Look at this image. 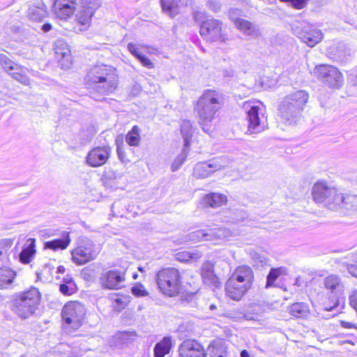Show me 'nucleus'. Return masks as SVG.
Returning <instances> with one entry per match:
<instances>
[{"label":"nucleus","instance_id":"nucleus-1","mask_svg":"<svg viewBox=\"0 0 357 357\" xmlns=\"http://www.w3.org/2000/svg\"><path fill=\"white\" fill-rule=\"evenodd\" d=\"M224 105L222 95L215 90H206L197 100L195 110L204 132L211 134L215 128L217 113Z\"/></svg>","mask_w":357,"mask_h":357},{"label":"nucleus","instance_id":"nucleus-2","mask_svg":"<svg viewBox=\"0 0 357 357\" xmlns=\"http://www.w3.org/2000/svg\"><path fill=\"white\" fill-rule=\"evenodd\" d=\"M85 82L89 89L101 95H107L116 89L118 76L112 66L96 65L88 72Z\"/></svg>","mask_w":357,"mask_h":357},{"label":"nucleus","instance_id":"nucleus-3","mask_svg":"<svg viewBox=\"0 0 357 357\" xmlns=\"http://www.w3.org/2000/svg\"><path fill=\"white\" fill-rule=\"evenodd\" d=\"M309 100V93L305 90H297L286 95L280 101L278 110L282 121L287 125L296 124Z\"/></svg>","mask_w":357,"mask_h":357},{"label":"nucleus","instance_id":"nucleus-4","mask_svg":"<svg viewBox=\"0 0 357 357\" xmlns=\"http://www.w3.org/2000/svg\"><path fill=\"white\" fill-rule=\"evenodd\" d=\"M40 294L36 287L17 294L13 300V311L20 318L26 319L34 314L39 302Z\"/></svg>","mask_w":357,"mask_h":357},{"label":"nucleus","instance_id":"nucleus-5","mask_svg":"<svg viewBox=\"0 0 357 357\" xmlns=\"http://www.w3.org/2000/svg\"><path fill=\"white\" fill-rule=\"evenodd\" d=\"M313 200L331 210H338L342 202V194L333 185L326 181H317L312 188Z\"/></svg>","mask_w":357,"mask_h":357},{"label":"nucleus","instance_id":"nucleus-6","mask_svg":"<svg viewBox=\"0 0 357 357\" xmlns=\"http://www.w3.org/2000/svg\"><path fill=\"white\" fill-rule=\"evenodd\" d=\"M156 282L160 292L168 296H177L182 287L180 272L175 268H166L156 274Z\"/></svg>","mask_w":357,"mask_h":357},{"label":"nucleus","instance_id":"nucleus-7","mask_svg":"<svg viewBox=\"0 0 357 357\" xmlns=\"http://www.w3.org/2000/svg\"><path fill=\"white\" fill-rule=\"evenodd\" d=\"M61 314L64 330L67 333H71L81 326L85 309L79 302H70L63 306Z\"/></svg>","mask_w":357,"mask_h":357},{"label":"nucleus","instance_id":"nucleus-8","mask_svg":"<svg viewBox=\"0 0 357 357\" xmlns=\"http://www.w3.org/2000/svg\"><path fill=\"white\" fill-rule=\"evenodd\" d=\"M238 234V232L225 227H208L191 233L190 238L193 241H212L218 245Z\"/></svg>","mask_w":357,"mask_h":357},{"label":"nucleus","instance_id":"nucleus-9","mask_svg":"<svg viewBox=\"0 0 357 357\" xmlns=\"http://www.w3.org/2000/svg\"><path fill=\"white\" fill-rule=\"evenodd\" d=\"M98 254L92 241L86 237L80 238L77 247L71 252L73 261L77 265H83L95 259Z\"/></svg>","mask_w":357,"mask_h":357},{"label":"nucleus","instance_id":"nucleus-10","mask_svg":"<svg viewBox=\"0 0 357 357\" xmlns=\"http://www.w3.org/2000/svg\"><path fill=\"white\" fill-rule=\"evenodd\" d=\"M247 118L248 120V130L250 132H260L267 126L266 117L264 114V108L261 102L258 105L247 103Z\"/></svg>","mask_w":357,"mask_h":357},{"label":"nucleus","instance_id":"nucleus-11","mask_svg":"<svg viewBox=\"0 0 357 357\" xmlns=\"http://www.w3.org/2000/svg\"><path fill=\"white\" fill-rule=\"evenodd\" d=\"M314 73L326 85L332 89H340L344 83L342 73L334 66L319 65L316 66Z\"/></svg>","mask_w":357,"mask_h":357},{"label":"nucleus","instance_id":"nucleus-12","mask_svg":"<svg viewBox=\"0 0 357 357\" xmlns=\"http://www.w3.org/2000/svg\"><path fill=\"white\" fill-rule=\"evenodd\" d=\"M0 64L5 71L20 83L29 86L30 79L26 75V68L15 63L6 54H0Z\"/></svg>","mask_w":357,"mask_h":357},{"label":"nucleus","instance_id":"nucleus-13","mask_svg":"<svg viewBox=\"0 0 357 357\" xmlns=\"http://www.w3.org/2000/svg\"><path fill=\"white\" fill-rule=\"evenodd\" d=\"M126 269L114 268L102 273L100 282L103 288L107 289H120L124 287Z\"/></svg>","mask_w":357,"mask_h":357},{"label":"nucleus","instance_id":"nucleus-14","mask_svg":"<svg viewBox=\"0 0 357 357\" xmlns=\"http://www.w3.org/2000/svg\"><path fill=\"white\" fill-rule=\"evenodd\" d=\"M100 4V0H80L75 18L79 24L84 26V29L90 25L91 17Z\"/></svg>","mask_w":357,"mask_h":357},{"label":"nucleus","instance_id":"nucleus-15","mask_svg":"<svg viewBox=\"0 0 357 357\" xmlns=\"http://www.w3.org/2000/svg\"><path fill=\"white\" fill-rule=\"evenodd\" d=\"M200 34L211 41L226 40V36L222 33L221 22L215 19L203 22L200 26Z\"/></svg>","mask_w":357,"mask_h":357},{"label":"nucleus","instance_id":"nucleus-16","mask_svg":"<svg viewBox=\"0 0 357 357\" xmlns=\"http://www.w3.org/2000/svg\"><path fill=\"white\" fill-rule=\"evenodd\" d=\"M324 286L330 291L332 296V303L331 306H326V311H331L339 304V298L344 291V285L340 278L335 275H331L324 279Z\"/></svg>","mask_w":357,"mask_h":357},{"label":"nucleus","instance_id":"nucleus-17","mask_svg":"<svg viewBox=\"0 0 357 357\" xmlns=\"http://www.w3.org/2000/svg\"><path fill=\"white\" fill-rule=\"evenodd\" d=\"M111 154V148L108 146H98L91 150L86 158V162L93 167L105 165Z\"/></svg>","mask_w":357,"mask_h":357},{"label":"nucleus","instance_id":"nucleus-18","mask_svg":"<svg viewBox=\"0 0 357 357\" xmlns=\"http://www.w3.org/2000/svg\"><path fill=\"white\" fill-rule=\"evenodd\" d=\"M222 159H215L208 162H199L193 169V176L197 178H204L209 176L213 172L225 167Z\"/></svg>","mask_w":357,"mask_h":357},{"label":"nucleus","instance_id":"nucleus-19","mask_svg":"<svg viewBox=\"0 0 357 357\" xmlns=\"http://www.w3.org/2000/svg\"><path fill=\"white\" fill-rule=\"evenodd\" d=\"M54 50L56 59L63 68H69L72 63L70 50L63 39H58L54 43Z\"/></svg>","mask_w":357,"mask_h":357},{"label":"nucleus","instance_id":"nucleus-20","mask_svg":"<svg viewBox=\"0 0 357 357\" xmlns=\"http://www.w3.org/2000/svg\"><path fill=\"white\" fill-rule=\"evenodd\" d=\"M178 351L181 357H205L202 346L192 340H185Z\"/></svg>","mask_w":357,"mask_h":357},{"label":"nucleus","instance_id":"nucleus-21","mask_svg":"<svg viewBox=\"0 0 357 357\" xmlns=\"http://www.w3.org/2000/svg\"><path fill=\"white\" fill-rule=\"evenodd\" d=\"M76 5V0H54L53 10L59 18L66 19L74 13Z\"/></svg>","mask_w":357,"mask_h":357},{"label":"nucleus","instance_id":"nucleus-22","mask_svg":"<svg viewBox=\"0 0 357 357\" xmlns=\"http://www.w3.org/2000/svg\"><path fill=\"white\" fill-rule=\"evenodd\" d=\"M321 30L314 28L311 25L305 26L298 37L309 47H314L323 39Z\"/></svg>","mask_w":357,"mask_h":357},{"label":"nucleus","instance_id":"nucleus-23","mask_svg":"<svg viewBox=\"0 0 357 357\" xmlns=\"http://www.w3.org/2000/svg\"><path fill=\"white\" fill-rule=\"evenodd\" d=\"M253 278L254 274L251 268L248 266H240L235 269L228 280L252 287Z\"/></svg>","mask_w":357,"mask_h":357},{"label":"nucleus","instance_id":"nucleus-24","mask_svg":"<svg viewBox=\"0 0 357 357\" xmlns=\"http://www.w3.org/2000/svg\"><path fill=\"white\" fill-rule=\"evenodd\" d=\"M251 288L245 284L236 283L231 280H227L225 284L226 294L231 299L239 301L243 296Z\"/></svg>","mask_w":357,"mask_h":357},{"label":"nucleus","instance_id":"nucleus-25","mask_svg":"<svg viewBox=\"0 0 357 357\" xmlns=\"http://www.w3.org/2000/svg\"><path fill=\"white\" fill-rule=\"evenodd\" d=\"M36 241L29 238L19 255L20 261L22 264H29L36 254Z\"/></svg>","mask_w":357,"mask_h":357},{"label":"nucleus","instance_id":"nucleus-26","mask_svg":"<svg viewBox=\"0 0 357 357\" xmlns=\"http://www.w3.org/2000/svg\"><path fill=\"white\" fill-rule=\"evenodd\" d=\"M227 201V196L219 193H209L204 195L202 199V204L204 206H210L217 208L226 204Z\"/></svg>","mask_w":357,"mask_h":357},{"label":"nucleus","instance_id":"nucleus-27","mask_svg":"<svg viewBox=\"0 0 357 357\" xmlns=\"http://www.w3.org/2000/svg\"><path fill=\"white\" fill-rule=\"evenodd\" d=\"M204 282L207 285H211L214 287L219 286L220 282L218 278L215 275L213 266L210 264H204L201 272Z\"/></svg>","mask_w":357,"mask_h":357},{"label":"nucleus","instance_id":"nucleus-28","mask_svg":"<svg viewBox=\"0 0 357 357\" xmlns=\"http://www.w3.org/2000/svg\"><path fill=\"white\" fill-rule=\"evenodd\" d=\"M70 238L69 234L66 232L62 238L54 239L45 243L44 248L53 251L65 250L70 244Z\"/></svg>","mask_w":357,"mask_h":357},{"label":"nucleus","instance_id":"nucleus-29","mask_svg":"<svg viewBox=\"0 0 357 357\" xmlns=\"http://www.w3.org/2000/svg\"><path fill=\"white\" fill-rule=\"evenodd\" d=\"M16 273L8 267L0 268V289H8L13 284Z\"/></svg>","mask_w":357,"mask_h":357},{"label":"nucleus","instance_id":"nucleus-30","mask_svg":"<svg viewBox=\"0 0 357 357\" xmlns=\"http://www.w3.org/2000/svg\"><path fill=\"white\" fill-rule=\"evenodd\" d=\"M172 348V342L169 337H165L160 342H158L154 347L155 357H165L169 353Z\"/></svg>","mask_w":357,"mask_h":357},{"label":"nucleus","instance_id":"nucleus-31","mask_svg":"<svg viewBox=\"0 0 357 357\" xmlns=\"http://www.w3.org/2000/svg\"><path fill=\"white\" fill-rule=\"evenodd\" d=\"M47 15L46 7L41 4L40 6H31L28 10V17L33 21H40Z\"/></svg>","mask_w":357,"mask_h":357},{"label":"nucleus","instance_id":"nucleus-32","mask_svg":"<svg viewBox=\"0 0 357 357\" xmlns=\"http://www.w3.org/2000/svg\"><path fill=\"white\" fill-rule=\"evenodd\" d=\"M202 256V253L197 250H192L191 251H182L179 252L176 255V258L179 261L188 262V261H196L200 259Z\"/></svg>","mask_w":357,"mask_h":357},{"label":"nucleus","instance_id":"nucleus-33","mask_svg":"<svg viewBox=\"0 0 357 357\" xmlns=\"http://www.w3.org/2000/svg\"><path fill=\"white\" fill-rule=\"evenodd\" d=\"M343 201L340 204L339 209H345L348 211L357 212V195L342 194Z\"/></svg>","mask_w":357,"mask_h":357},{"label":"nucleus","instance_id":"nucleus-34","mask_svg":"<svg viewBox=\"0 0 357 357\" xmlns=\"http://www.w3.org/2000/svg\"><path fill=\"white\" fill-rule=\"evenodd\" d=\"M226 215L221 218L220 220L223 222L227 223H237L240 221H243L245 217L246 214L243 211H236L235 212L229 211L225 212Z\"/></svg>","mask_w":357,"mask_h":357},{"label":"nucleus","instance_id":"nucleus-35","mask_svg":"<svg viewBox=\"0 0 357 357\" xmlns=\"http://www.w3.org/2000/svg\"><path fill=\"white\" fill-rule=\"evenodd\" d=\"M181 132L184 140V146L188 147L190 144V139L192 136L193 129L190 121L183 120L181 124Z\"/></svg>","mask_w":357,"mask_h":357},{"label":"nucleus","instance_id":"nucleus-36","mask_svg":"<svg viewBox=\"0 0 357 357\" xmlns=\"http://www.w3.org/2000/svg\"><path fill=\"white\" fill-rule=\"evenodd\" d=\"M287 274V269L284 266L278 268H272L266 278V287H271L274 282L280 276L285 275Z\"/></svg>","mask_w":357,"mask_h":357},{"label":"nucleus","instance_id":"nucleus-37","mask_svg":"<svg viewBox=\"0 0 357 357\" xmlns=\"http://www.w3.org/2000/svg\"><path fill=\"white\" fill-rule=\"evenodd\" d=\"M226 350L223 344L217 343L208 346L205 357H225Z\"/></svg>","mask_w":357,"mask_h":357},{"label":"nucleus","instance_id":"nucleus-38","mask_svg":"<svg viewBox=\"0 0 357 357\" xmlns=\"http://www.w3.org/2000/svg\"><path fill=\"white\" fill-rule=\"evenodd\" d=\"M236 28L243 32L244 34L248 36H253L257 33L256 26L250 22L241 19L236 22Z\"/></svg>","mask_w":357,"mask_h":357},{"label":"nucleus","instance_id":"nucleus-39","mask_svg":"<svg viewBox=\"0 0 357 357\" xmlns=\"http://www.w3.org/2000/svg\"><path fill=\"white\" fill-rule=\"evenodd\" d=\"M140 130L137 126H134L132 128L126 135V143L131 146H137L139 144Z\"/></svg>","mask_w":357,"mask_h":357},{"label":"nucleus","instance_id":"nucleus-40","mask_svg":"<svg viewBox=\"0 0 357 357\" xmlns=\"http://www.w3.org/2000/svg\"><path fill=\"white\" fill-rule=\"evenodd\" d=\"M162 10L173 17L178 13V4L176 3L174 0H160Z\"/></svg>","mask_w":357,"mask_h":357},{"label":"nucleus","instance_id":"nucleus-41","mask_svg":"<svg viewBox=\"0 0 357 357\" xmlns=\"http://www.w3.org/2000/svg\"><path fill=\"white\" fill-rule=\"evenodd\" d=\"M290 313L296 317H302L308 312L307 305L304 303H296L291 305Z\"/></svg>","mask_w":357,"mask_h":357},{"label":"nucleus","instance_id":"nucleus-42","mask_svg":"<svg viewBox=\"0 0 357 357\" xmlns=\"http://www.w3.org/2000/svg\"><path fill=\"white\" fill-rule=\"evenodd\" d=\"M250 255L255 266L261 267L267 264L266 257L259 252L250 251Z\"/></svg>","mask_w":357,"mask_h":357},{"label":"nucleus","instance_id":"nucleus-43","mask_svg":"<svg viewBox=\"0 0 357 357\" xmlns=\"http://www.w3.org/2000/svg\"><path fill=\"white\" fill-rule=\"evenodd\" d=\"M55 273V267L52 264V262H49L45 264L40 273L38 275H41L45 278L47 280H52L53 279V275Z\"/></svg>","mask_w":357,"mask_h":357},{"label":"nucleus","instance_id":"nucleus-44","mask_svg":"<svg viewBox=\"0 0 357 357\" xmlns=\"http://www.w3.org/2000/svg\"><path fill=\"white\" fill-rule=\"evenodd\" d=\"M188 148L183 146L182 153L176 157L172 165V171H177L185 160L188 153Z\"/></svg>","mask_w":357,"mask_h":357},{"label":"nucleus","instance_id":"nucleus-45","mask_svg":"<svg viewBox=\"0 0 357 357\" xmlns=\"http://www.w3.org/2000/svg\"><path fill=\"white\" fill-rule=\"evenodd\" d=\"M131 293L136 297H145L149 295L148 291L141 283L137 282L131 288Z\"/></svg>","mask_w":357,"mask_h":357},{"label":"nucleus","instance_id":"nucleus-46","mask_svg":"<svg viewBox=\"0 0 357 357\" xmlns=\"http://www.w3.org/2000/svg\"><path fill=\"white\" fill-rule=\"evenodd\" d=\"M128 303L129 298L128 296H121L115 298L113 306L116 310L121 311L127 306Z\"/></svg>","mask_w":357,"mask_h":357},{"label":"nucleus","instance_id":"nucleus-47","mask_svg":"<svg viewBox=\"0 0 357 357\" xmlns=\"http://www.w3.org/2000/svg\"><path fill=\"white\" fill-rule=\"evenodd\" d=\"M59 290L63 294L69 296L76 291L77 287L75 283L61 284Z\"/></svg>","mask_w":357,"mask_h":357},{"label":"nucleus","instance_id":"nucleus-48","mask_svg":"<svg viewBox=\"0 0 357 357\" xmlns=\"http://www.w3.org/2000/svg\"><path fill=\"white\" fill-rule=\"evenodd\" d=\"M136 333L135 332L123 331L119 333L118 338L123 342V343H129L134 341L136 338Z\"/></svg>","mask_w":357,"mask_h":357},{"label":"nucleus","instance_id":"nucleus-49","mask_svg":"<svg viewBox=\"0 0 357 357\" xmlns=\"http://www.w3.org/2000/svg\"><path fill=\"white\" fill-rule=\"evenodd\" d=\"M142 48H143V46H140L132 43L128 44V51L138 59L143 55L141 51Z\"/></svg>","mask_w":357,"mask_h":357},{"label":"nucleus","instance_id":"nucleus-50","mask_svg":"<svg viewBox=\"0 0 357 357\" xmlns=\"http://www.w3.org/2000/svg\"><path fill=\"white\" fill-rule=\"evenodd\" d=\"M242 10L238 8H231L229 10V17L231 21L234 22L235 25L236 24V22L241 20L242 18L240 16L242 15Z\"/></svg>","mask_w":357,"mask_h":357},{"label":"nucleus","instance_id":"nucleus-51","mask_svg":"<svg viewBox=\"0 0 357 357\" xmlns=\"http://www.w3.org/2000/svg\"><path fill=\"white\" fill-rule=\"evenodd\" d=\"M116 145H117L116 152H117L118 157L121 162H125L126 161V153L123 150V142L121 141V144H120L119 140L117 139Z\"/></svg>","mask_w":357,"mask_h":357},{"label":"nucleus","instance_id":"nucleus-52","mask_svg":"<svg viewBox=\"0 0 357 357\" xmlns=\"http://www.w3.org/2000/svg\"><path fill=\"white\" fill-rule=\"evenodd\" d=\"M10 248V246L8 245L1 246V244H0V261H5L7 260Z\"/></svg>","mask_w":357,"mask_h":357},{"label":"nucleus","instance_id":"nucleus-53","mask_svg":"<svg viewBox=\"0 0 357 357\" xmlns=\"http://www.w3.org/2000/svg\"><path fill=\"white\" fill-rule=\"evenodd\" d=\"M350 305L357 312V289L354 290L349 297Z\"/></svg>","mask_w":357,"mask_h":357},{"label":"nucleus","instance_id":"nucleus-54","mask_svg":"<svg viewBox=\"0 0 357 357\" xmlns=\"http://www.w3.org/2000/svg\"><path fill=\"white\" fill-rule=\"evenodd\" d=\"M140 63L144 67L147 68H153L154 67L153 63L151 61V60L144 55H142L139 59Z\"/></svg>","mask_w":357,"mask_h":357},{"label":"nucleus","instance_id":"nucleus-55","mask_svg":"<svg viewBox=\"0 0 357 357\" xmlns=\"http://www.w3.org/2000/svg\"><path fill=\"white\" fill-rule=\"evenodd\" d=\"M308 0H293L291 6L296 9H301L304 8Z\"/></svg>","mask_w":357,"mask_h":357},{"label":"nucleus","instance_id":"nucleus-56","mask_svg":"<svg viewBox=\"0 0 357 357\" xmlns=\"http://www.w3.org/2000/svg\"><path fill=\"white\" fill-rule=\"evenodd\" d=\"M207 6L208 8L214 12H218L220 9V4L216 1H208Z\"/></svg>","mask_w":357,"mask_h":357},{"label":"nucleus","instance_id":"nucleus-57","mask_svg":"<svg viewBox=\"0 0 357 357\" xmlns=\"http://www.w3.org/2000/svg\"><path fill=\"white\" fill-rule=\"evenodd\" d=\"M194 19L196 22H201L206 17L205 12L196 11L193 13Z\"/></svg>","mask_w":357,"mask_h":357},{"label":"nucleus","instance_id":"nucleus-58","mask_svg":"<svg viewBox=\"0 0 357 357\" xmlns=\"http://www.w3.org/2000/svg\"><path fill=\"white\" fill-rule=\"evenodd\" d=\"M349 273L354 277L357 278V266L350 264L347 267Z\"/></svg>","mask_w":357,"mask_h":357},{"label":"nucleus","instance_id":"nucleus-59","mask_svg":"<svg viewBox=\"0 0 357 357\" xmlns=\"http://www.w3.org/2000/svg\"><path fill=\"white\" fill-rule=\"evenodd\" d=\"M266 77L264 78L261 81V86L264 89H269L275 84V80H271L270 84H266Z\"/></svg>","mask_w":357,"mask_h":357},{"label":"nucleus","instance_id":"nucleus-60","mask_svg":"<svg viewBox=\"0 0 357 357\" xmlns=\"http://www.w3.org/2000/svg\"><path fill=\"white\" fill-rule=\"evenodd\" d=\"M41 29L44 33H47L52 29V25L49 23H45L41 26Z\"/></svg>","mask_w":357,"mask_h":357},{"label":"nucleus","instance_id":"nucleus-61","mask_svg":"<svg viewBox=\"0 0 357 357\" xmlns=\"http://www.w3.org/2000/svg\"><path fill=\"white\" fill-rule=\"evenodd\" d=\"M63 284L75 283L73 278L70 275H67L63 279Z\"/></svg>","mask_w":357,"mask_h":357},{"label":"nucleus","instance_id":"nucleus-62","mask_svg":"<svg viewBox=\"0 0 357 357\" xmlns=\"http://www.w3.org/2000/svg\"><path fill=\"white\" fill-rule=\"evenodd\" d=\"M65 272V268L64 266H59L56 269H55V273L57 274V273H63Z\"/></svg>","mask_w":357,"mask_h":357},{"label":"nucleus","instance_id":"nucleus-63","mask_svg":"<svg viewBox=\"0 0 357 357\" xmlns=\"http://www.w3.org/2000/svg\"><path fill=\"white\" fill-rule=\"evenodd\" d=\"M341 325H342V326H343L345 328H351L353 326V324L351 323L346 322V321H342Z\"/></svg>","mask_w":357,"mask_h":357},{"label":"nucleus","instance_id":"nucleus-64","mask_svg":"<svg viewBox=\"0 0 357 357\" xmlns=\"http://www.w3.org/2000/svg\"><path fill=\"white\" fill-rule=\"evenodd\" d=\"M241 357H250V354L246 350H243L240 354Z\"/></svg>","mask_w":357,"mask_h":357}]
</instances>
